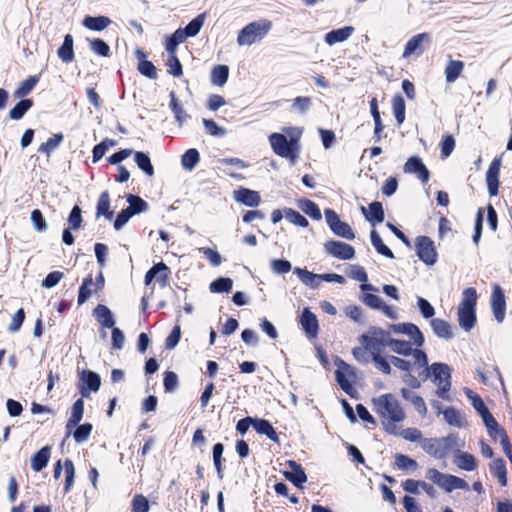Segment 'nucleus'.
<instances>
[{
	"instance_id": "nucleus-34",
	"label": "nucleus",
	"mask_w": 512,
	"mask_h": 512,
	"mask_svg": "<svg viewBox=\"0 0 512 512\" xmlns=\"http://www.w3.org/2000/svg\"><path fill=\"white\" fill-rule=\"evenodd\" d=\"M366 219L370 222L381 223L384 220V211L380 202H373L370 204L369 209L361 208Z\"/></svg>"
},
{
	"instance_id": "nucleus-32",
	"label": "nucleus",
	"mask_w": 512,
	"mask_h": 512,
	"mask_svg": "<svg viewBox=\"0 0 512 512\" xmlns=\"http://www.w3.org/2000/svg\"><path fill=\"white\" fill-rule=\"evenodd\" d=\"M59 58L65 62L70 63L74 59V50H73V37L70 34H67L64 38V42L57 52Z\"/></svg>"
},
{
	"instance_id": "nucleus-64",
	"label": "nucleus",
	"mask_w": 512,
	"mask_h": 512,
	"mask_svg": "<svg viewBox=\"0 0 512 512\" xmlns=\"http://www.w3.org/2000/svg\"><path fill=\"white\" fill-rule=\"evenodd\" d=\"M203 125L207 133L212 136L222 137L226 135V130L220 127L215 121L210 119H203Z\"/></svg>"
},
{
	"instance_id": "nucleus-21",
	"label": "nucleus",
	"mask_w": 512,
	"mask_h": 512,
	"mask_svg": "<svg viewBox=\"0 0 512 512\" xmlns=\"http://www.w3.org/2000/svg\"><path fill=\"white\" fill-rule=\"evenodd\" d=\"M233 198L235 201L249 207L258 206L260 203L259 193L247 188H240L234 191Z\"/></svg>"
},
{
	"instance_id": "nucleus-28",
	"label": "nucleus",
	"mask_w": 512,
	"mask_h": 512,
	"mask_svg": "<svg viewBox=\"0 0 512 512\" xmlns=\"http://www.w3.org/2000/svg\"><path fill=\"white\" fill-rule=\"evenodd\" d=\"M348 276L354 280L362 282L360 289L363 292L366 291H376V289L371 285L367 284L368 275L364 268L359 265H352L348 271Z\"/></svg>"
},
{
	"instance_id": "nucleus-25",
	"label": "nucleus",
	"mask_w": 512,
	"mask_h": 512,
	"mask_svg": "<svg viewBox=\"0 0 512 512\" xmlns=\"http://www.w3.org/2000/svg\"><path fill=\"white\" fill-rule=\"evenodd\" d=\"M111 23L112 20L107 16H86L82 21V25L85 28L97 32L105 30L111 25Z\"/></svg>"
},
{
	"instance_id": "nucleus-24",
	"label": "nucleus",
	"mask_w": 512,
	"mask_h": 512,
	"mask_svg": "<svg viewBox=\"0 0 512 512\" xmlns=\"http://www.w3.org/2000/svg\"><path fill=\"white\" fill-rule=\"evenodd\" d=\"M51 456V448L49 446L42 447L31 457V469L34 472H40L45 468Z\"/></svg>"
},
{
	"instance_id": "nucleus-51",
	"label": "nucleus",
	"mask_w": 512,
	"mask_h": 512,
	"mask_svg": "<svg viewBox=\"0 0 512 512\" xmlns=\"http://www.w3.org/2000/svg\"><path fill=\"white\" fill-rule=\"evenodd\" d=\"M84 412V402L82 399H78L72 407L71 416L68 420L67 427L76 426L82 419Z\"/></svg>"
},
{
	"instance_id": "nucleus-26",
	"label": "nucleus",
	"mask_w": 512,
	"mask_h": 512,
	"mask_svg": "<svg viewBox=\"0 0 512 512\" xmlns=\"http://www.w3.org/2000/svg\"><path fill=\"white\" fill-rule=\"evenodd\" d=\"M482 421L492 438L499 439L500 443L508 439L505 430L496 422L492 414L486 415V418Z\"/></svg>"
},
{
	"instance_id": "nucleus-54",
	"label": "nucleus",
	"mask_w": 512,
	"mask_h": 512,
	"mask_svg": "<svg viewBox=\"0 0 512 512\" xmlns=\"http://www.w3.org/2000/svg\"><path fill=\"white\" fill-rule=\"evenodd\" d=\"M407 335L412 344H414L417 347H421L424 344V336L418 326H416L413 323H408L407 328L405 330V334Z\"/></svg>"
},
{
	"instance_id": "nucleus-1",
	"label": "nucleus",
	"mask_w": 512,
	"mask_h": 512,
	"mask_svg": "<svg viewBox=\"0 0 512 512\" xmlns=\"http://www.w3.org/2000/svg\"><path fill=\"white\" fill-rule=\"evenodd\" d=\"M372 408L389 434H398V425L405 419V411L392 394H382L372 399Z\"/></svg>"
},
{
	"instance_id": "nucleus-49",
	"label": "nucleus",
	"mask_w": 512,
	"mask_h": 512,
	"mask_svg": "<svg viewBox=\"0 0 512 512\" xmlns=\"http://www.w3.org/2000/svg\"><path fill=\"white\" fill-rule=\"evenodd\" d=\"M284 217L287 221L290 223L300 226V227H307L309 225L308 220L301 215L298 211L292 209V208H285L284 209Z\"/></svg>"
},
{
	"instance_id": "nucleus-7",
	"label": "nucleus",
	"mask_w": 512,
	"mask_h": 512,
	"mask_svg": "<svg viewBox=\"0 0 512 512\" xmlns=\"http://www.w3.org/2000/svg\"><path fill=\"white\" fill-rule=\"evenodd\" d=\"M386 345L391 349L392 352L402 356H412L413 364L417 367H426L428 364L426 354L419 349H413L410 342L398 339L386 340Z\"/></svg>"
},
{
	"instance_id": "nucleus-9",
	"label": "nucleus",
	"mask_w": 512,
	"mask_h": 512,
	"mask_svg": "<svg viewBox=\"0 0 512 512\" xmlns=\"http://www.w3.org/2000/svg\"><path fill=\"white\" fill-rule=\"evenodd\" d=\"M335 365L337 367L335 371L336 380L341 387L347 394L352 395L355 391L352 382L356 378V371L353 366L346 363L342 359H336Z\"/></svg>"
},
{
	"instance_id": "nucleus-2",
	"label": "nucleus",
	"mask_w": 512,
	"mask_h": 512,
	"mask_svg": "<svg viewBox=\"0 0 512 512\" xmlns=\"http://www.w3.org/2000/svg\"><path fill=\"white\" fill-rule=\"evenodd\" d=\"M303 129L296 126H285L282 132H274L269 135L268 140L273 152L285 159L291 164H295L300 151L299 141L302 137Z\"/></svg>"
},
{
	"instance_id": "nucleus-61",
	"label": "nucleus",
	"mask_w": 512,
	"mask_h": 512,
	"mask_svg": "<svg viewBox=\"0 0 512 512\" xmlns=\"http://www.w3.org/2000/svg\"><path fill=\"white\" fill-rule=\"evenodd\" d=\"M93 285V280H92V277H87L80 289H79V295H78V304L79 305H82L83 303H85L88 298L91 296L92 294V290H91V286Z\"/></svg>"
},
{
	"instance_id": "nucleus-46",
	"label": "nucleus",
	"mask_w": 512,
	"mask_h": 512,
	"mask_svg": "<svg viewBox=\"0 0 512 512\" xmlns=\"http://www.w3.org/2000/svg\"><path fill=\"white\" fill-rule=\"evenodd\" d=\"M134 160L139 169H141L148 176H153L154 168L151 164L150 158L143 152H135Z\"/></svg>"
},
{
	"instance_id": "nucleus-59",
	"label": "nucleus",
	"mask_w": 512,
	"mask_h": 512,
	"mask_svg": "<svg viewBox=\"0 0 512 512\" xmlns=\"http://www.w3.org/2000/svg\"><path fill=\"white\" fill-rule=\"evenodd\" d=\"M90 49L97 55L102 57L109 56L110 47L106 42L101 39H92L89 40Z\"/></svg>"
},
{
	"instance_id": "nucleus-12",
	"label": "nucleus",
	"mask_w": 512,
	"mask_h": 512,
	"mask_svg": "<svg viewBox=\"0 0 512 512\" xmlns=\"http://www.w3.org/2000/svg\"><path fill=\"white\" fill-rule=\"evenodd\" d=\"M324 250L329 255L340 260H350L355 256L354 248L341 241L330 240L324 244Z\"/></svg>"
},
{
	"instance_id": "nucleus-47",
	"label": "nucleus",
	"mask_w": 512,
	"mask_h": 512,
	"mask_svg": "<svg viewBox=\"0 0 512 512\" xmlns=\"http://www.w3.org/2000/svg\"><path fill=\"white\" fill-rule=\"evenodd\" d=\"M63 140V134L58 133L50 137L46 142L42 143L39 146V152L45 153L46 155H50L53 151H55L58 146L61 144Z\"/></svg>"
},
{
	"instance_id": "nucleus-56",
	"label": "nucleus",
	"mask_w": 512,
	"mask_h": 512,
	"mask_svg": "<svg viewBox=\"0 0 512 512\" xmlns=\"http://www.w3.org/2000/svg\"><path fill=\"white\" fill-rule=\"evenodd\" d=\"M370 110H371V114H372V117H373V120L375 123L374 134L377 138H380V134H381L382 130L384 129V125L382 124V121H381L380 112L378 110V104H377L376 98H373L370 101Z\"/></svg>"
},
{
	"instance_id": "nucleus-42",
	"label": "nucleus",
	"mask_w": 512,
	"mask_h": 512,
	"mask_svg": "<svg viewBox=\"0 0 512 512\" xmlns=\"http://www.w3.org/2000/svg\"><path fill=\"white\" fill-rule=\"evenodd\" d=\"M370 238H371V243L372 245L374 246V248L376 249V251L387 257V258H394V254L393 252L390 250L389 247H387L382 238L380 237V235L377 233L376 230H372L371 231V234H370Z\"/></svg>"
},
{
	"instance_id": "nucleus-13",
	"label": "nucleus",
	"mask_w": 512,
	"mask_h": 512,
	"mask_svg": "<svg viewBox=\"0 0 512 512\" xmlns=\"http://www.w3.org/2000/svg\"><path fill=\"white\" fill-rule=\"evenodd\" d=\"M80 381L82 382V384L79 387L80 393L82 397L86 398L90 396V391H98L101 385L99 375L92 371H83L81 373Z\"/></svg>"
},
{
	"instance_id": "nucleus-35",
	"label": "nucleus",
	"mask_w": 512,
	"mask_h": 512,
	"mask_svg": "<svg viewBox=\"0 0 512 512\" xmlns=\"http://www.w3.org/2000/svg\"><path fill=\"white\" fill-rule=\"evenodd\" d=\"M455 462L460 469L465 471H473L477 466L475 457L462 451H458L456 454Z\"/></svg>"
},
{
	"instance_id": "nucleus-37",
	"label": "nucleus",
	"mask_w": 512,
	"mask_h": 512,
	"mask_svg": "<svg viewBox=\"0 0 512 512\" xmlns=\"http://www.w3.org/2000/svg\"><path fill=\"white\" fill-rule=\"evenodd\" d=\"M312 107V100L307 96H298L291 101V111L305 115Z\"/></svg>"
},
{
	"instance_id": "nucleus-5",
	"label": "nucleus",
	"mask_w": 512,
	"mask_h": 512,
	"mask_svg": "<svg viewBox=\"0 0 512 512\" xmlns=\"http://www.w3.org/2000/svg\"><path fill=\"white\" fill-rule=\"evenodd\" d=\"M477 303V292L474 288H466L462 292L461 303L458 307V322L465 331H470L476 323L475 306Z\"/></svg>"
},
{
	"instance_id": "nucleus-30",
	"label": "nucleus",
	"mask_w": 512,
	"mask_h": 512,
	"mask_svg": "<svg viewBox=\"0 0 512 512\" xmlns=\"http://www.w3.org/2000/svg\"><path fill=\"white\" fill-rule=\"evenodd\" d=\"M443 416L447 424L457 428L466 426V420L461 412L453 407H448L443 410Z\"/></svg>"
},
{
	"instance_id": "nucleus-4",
	"label": "nucleus",
	"mask_w": 512,
	"mask_h": 512,
	"mask_svg": "<svg viewBox=\"0 0 512 512\" xmlns=\"http://www.w3.org/2000/svg\"><path fill=\"white\" fill-rule=\"evenodd\" d=\"M272 28V22L262 18L248 23L238 33L237 44L239 46H251L263 40Z\"/></svg>"
},
{
	"instance_id": "nucleus-23",
	"label": "nucleus",
	"mask_w": 512,
	"mask_h": 512,
	"mask_svg": "<svg viewBox=\"0 0 512 512\" xmlns=\"http://www.w3.org/2000/svg\"><path fill=\"white\" fill-rule=\"evenodd\" d=\"M354 27L345 26L343 28L335 29L328 32L324 40L329 46H333L337 43H342L346 41L354 32Z\"/></svg>"
},
{
	"instance_id": "nucleus-11",
	"label": "nucleus",
	"mask_w": 512,
	"mask_h": 512,
	"mask_svg": "<svg viewBox=\"0 0 512 512\" xmlns=\"http://www.w3.org/2000/svg\"><path fill=\"white\" fill-rule=\"evenodd\" d=\"M417 256L426 265H433L437 261V251L434 242L427 236H419L415 241Z\"/></svg>"
},
{
	"instance_id": "nucleus-58",
	"label": "nucleus",
	"mask_w": 512,
	"mask_h": 512,
	"mask_svg": "<svg viewBox=\"0 0 512 512\" xmlns=\"http://www.w3.org/2000/svg\"><path fill=\"white\" fill-rule=\"evenodd\" d=\"M127 202L129 203V207L127 209H130V211L133 212V215L146 211L148 207L147 203L143 199L132 194L127 196Z\"/></svg>"
},
{
	"instance_id": "nucleus-57",
	"label": "nucleus",
	"mask_w": 512,
	"mask_h": 512,
	"mask_svg": "<svg viewBox=\"0 0 512 512\" xmlns=\"http://www.w3.org/2000/svg\"><path fill=\"white\" fill-rule=\"evenodd\" d=\"M38 79L36 77H29L20 83L15 91V96L18 98L28 95L36 86Z\"/></svg>"
},
{
	"instance_id": "nucleus-60",
	"label": "nucleus",
	"mask_w": 512,
	"mask_h": 512,
	"mask_svg": "<svg viewBox=\"0 0 512 512\" xmlns=\"http://www.w3.org/2000/svg\"><path fill=\"white\" fill-rule=\"evenodd\" d=\"M448 475L449 474L442 473L435 468H429L426 471V478L440 488L444 486Z\"/></svg>"
},
{
	"instance_id": "nucleus-22",
	"label": "nucleus",
	"mask_w": 512,
	"mask_h": 512,
	"mask_svg": "<svg viewBox=\"0 0 512 512\" xmlns=\"http://www.w3.org/2000/svg\"><path fill=\"white\" fill-rule=\"evenodd\" d=\"M287 465L290 470L285 472L286 479L294 483L297 487H301V485L307 481V476L303 468L292 460H289Z\"/></svg>"
},
{
	"instance_id": "nucleus-31",
	"label": "nucleus",
	"mask_w": 512,
	"mask_h": 512,
	"mask_svg": "<svg viewBox=\"0 0 512 512\" xmlns=\"http://www.w3.org/2000/svg\"><path fill=\"white\" fill-rule=\"evenodd\" d=\"M253 428L257 433L266 435L270 440L274 442L278 441L277 433L269 421L253 418Z\"/></svg>"
},
{
	"instance_id": "nucleus-53",
	"label": "nucleus",
	"mask_w": 512,
	"mask_h": 512,
	"mask_svg": "<svg viewBox=\"0 0 512 512\" xmlns=\"http://www.w3.org/2000/svg\"><path fill=\"white\" fill-rule=\"evenodd\" d=\"M407 335L412 344H414L417 347H421L424 344V336L418 326H416L413 323H408L407 328L405 330V334Z\"/></svg>"
},
{
	"instance_id": "nucleus-45",
	"label": "nucleus",
	"mask_w": 512,
	"mask_h": 512,
	"mask_svg": "<svg viewBox=\"0 0 512 512\" xmlns=\"http://www.w3.org/2000/svg\"><path fill=\"white\" fill-rule=\"evenodd\" d=\"M33 102L30 99H23L19 101L9 112V117L12 120H20L24 114L32 107Z\"/></svg>"
},
{
	"instance_id": "nucleus-15",
	"label": "nucleus",
	"mask_w": 512,
	"mask_h": 512,
	"mask_svg": "<svg viewBox=\"0 0 512 512\" xmlns=\"http://www.w3.org/2000/svg\"><path fill=\"white\" fill-rule=\"evenodd\" d=\"M430 42L428 33H420L413 36L405 45L403 57L408 58L413 54L420 55L424 51L423 45Z\"/></svg>"
},
{
	"instance_id": "nucleus-40",
	"label": "nucleus",
	"mask_w": 512,
	"mask_h": 512,
	"mask_svg": "<svg viewBox=\"0 0 512 512\" xmlns=\"http://www.w3.org/2000/svg\"><path fill=\"white\" fill-rule=\"evenodd\" d=\"M492 474L497 477L502 486L507 484V470L503 459L498 458L494 460L490 466Z\"/></svg>"
},
{
	"instance_id": "nucleus-41",
	"label": "nucleus",
	"mask_w": 512,
	"mask_h": 512,
	"mask_svg": "<svg viewBox=\"0 0 512 512\" xmlns=\"http://www.w3.org/2000/svg\"><path fill=\"white\" fill-rule=\"evenodd\" d=\"M464 68L462 61L450 60L445 68L446 81L448 83L454 82L461 74Z\"/></svg>"
},
{
	"instance_id": "nucleus-36",
	"label": "nucleus",
	"mask_w": 512,
	"mask_h": 512,
	"mask_svg": "<svg viewBox=\"0 0 512 512\" xmlns=\"http://www.w3.org/2000/svg\"><path fill=\"white\" fill-rule=\"evenodd\" d=\"M431 327L433 332L440 338L451 339L453 337L449 323L443 319H433L431 321Z\"/></svg>"
},
{
	"instance_id": "nucleus-8",
	"label": "nucleus",
	"mask_w": 512,
	"mask_h": 512,
	"mask_svg": "<svg viewBox=\"0 0 512 512\" xmlns=\"http://www.w3.org/2000/svg\"><path fill=\"white\" fill-rule=\"evenodd\" d=\"M428 371L431 372L432 381L438 387V396L443 399H448L447 393L451 388L450 368L446 364L433 363Z\"/></svg>"
},
{
	"instance_id": "nucleus-43",
	"label": "nucleus",
	"mask_w": 512,
	"mask_h": 512,
	"mask_svg": "<svg viewBox=\"0 0 512 512\" xmlns=\"http://www.w3.org/2000/svg\"><path fill=\"white\" fill-rule=\"evenodd\" d=\"M442 489L447 493H451L456 489L468 490L469 485L462 478L449 474Z\"/></svg>"
},
{
	"instance_id": "nucleus-14",
	"label": "nucleus",
	"mask_w": 512,
	"mask_h": 512,
	"mask_svg": "<svg viewBox=\"0 0 512 512\" xmlns=\"http://www.w3.org/2000/svg\"><path fill=\"white\" fill-rule=\"evenodd\" d=\"M500 167L501 158H495L486 172V183L491 196H495L498 193Z\"/></svg>"
},
{
	"instance_id": "nucleus-33",
	"label": "nucleus",
	"mask_w": 512,
	"mask_h": 512,
	"mask_svg": "<svg viewBox=\"0 0 512 512\" xmlns=\"http://www.w3.org/2000/svg\"><path fill=\"white\" fill-rule=\"evenodd\" d=\"M294 273L298 276L300 281L310 288H317L319 286V274H314L307 269L296 267Z\"/></svg>"
},
{
	"instance_id": "nucleus-20",
	"label": "nucleus",
	"mask_w": 512,
	"mask_h": 512,
	"mask_svg": "<svg viewBox=\"0 0 512 512\" xmlns=\"http://www.w3.org/2000/svg\"><path fill=\"white\" fill-rule=\"evenodd\" d=\"M93 316L95 317L97 322L100 324L102 329L115 328L114 327V325H115L114 316H113L111 310L107 306H105L103 304H98L93 310Z\"/></svg>"
},
{
	"instance_id": "nucleus-27",
	"label": "nucleus",
	"mask_w": 512,
	"mask_h": 512,
	"mask_svg": "<svg viewBox=\"0 0 512 512\" xmlns=\"http://www.w3.org/2000/svg\"><path fill=\"white\" fill-rule=\"evenodd\" d=\"M135 55L139 61L138 63V71L146 76V77H149L151 79H155L156 76H157V73H156V68L154 66V64L150 61H147L145 58H146V54L141 50V49H137L136 52H135Z\"/></svg>"
},
{
	"instance_id": "nucleus-50",
	"label": "nucleus",
	"mask_w": 512,
	"mask_h": 512,
	"mask_svg": "<svg viewBox=\"0 0 512 512\" xmlns=\"http://www.w3.org/2000/svg\"><path fill=\"white\" fill-rule=\"evenodd\" d=\"M392 108L398 124L401 125L405 120V102L402 96L396 95L393 97Z\"/></svg>"
},
{
	"instance_id": "nucleus-16",
	"label": "nucleus",
	"mask_w": 512,
	"mask_h": 512,
	"mask_svg": "<svg viewBox=\"0 0 512 512\" xmlns=\"http://www.w3.org/2000/svg\"><path fill=\"white\" fill-rule=\"evenodd\" d=\"M404 172L410 174H416L422 182H427L430 177V173L422 160L418 156L410 157L404 165Z\"/></svg>"
},
{
	"instance_id": "nucleus-18",
	"label": "nucleus",
	"mask_w": 512,
	"mask_h": 512,
	"mask_svg": "<svg viewBox=\"0 0 512 512\" xmlns=\"http://www.w3.org/2000/svg\"><path fill=\"white\" fill-rule=\"evenodd\" d=\"M300 324L305 331L307 337L313 339L318 334V319L316 315L308 308H304L300 317Z\"/></svg>"
},
{
	"instance_id": "nucleus-3",
	"label": "nucleus",
	"mask_w": 512,
	"mask_h": 512,
	"mask_svg": "<svg viewBox=\"0 0 512 512\" xmlns=\"http://www.w3.org/2000/svg\"><path fill=\"white\" fill-rule=\"evenodd\" d=\"M382 331H370L366 334H362L358 337L360 346L354 347L352 354L354 359L362 364H368L370 359L373 360L379 356L386 345V341H383L379 336L382 335Z\"/></svg>"
},
{
	"instance_id": "nucleus-29",
	"label": "nucleus",
	"mask_w": 512,
	"mask_h": 512,
	"mask_svg": "<svg viewBox=\"0 0 512 512\" xmlns=\"http://www.w3.org/2000/svg\"><path fill=\"white\" fill-rule=\"evenodd\" d=\"M401 395L406 401L410 402L413 405L414 409L422 417L426 416L427 406L422 397L416 395L415 393L406 388L401 389Z\"/></svg>"
},
{
	"instance_id": "nucleus-52",
	"label": "nucleus",
	"mask_w": 512,
	"mask_h": 512,
	"mask_svg": "<svg viewBox=\"0 0 512 512\" xmlns=\"http://www.w3.org/2000/svg\"><path fill=\"white\" fill-rule=\"evenodd\" d=\"M206 15L204 13L199 14L196 18L191 20L188 25L183 29L188 37H194L196 36L204 22H205Z\"/></svg>"
},
{
	"instance_id": "nucleus-62",
	"label": "nucleus",
	"mask_w": 512,
	"mask_h": 512,
	"mask_svg": "<svg viewBox=\"0 0 512 512\" xmlns=\"http://www.w3.org/2000/svg\"><path fill=\"white\" fill-rule=\"evenodd\" d=\"M270 267L275 274H286L291 270L292 265L288 260L273 259L270 261Z\"/></svg>"
},
{
	"instance_id": "nucleus-6",
	"label": "nucleus",
	"mask_w": 512,
	"mask_h": 512,
	"mask_svg": "<svg viewBox=\"0 0 512 512\" xmlns=\"http://www.w3.org/2000/svg\"><path fill=\"white\" fill-rule=\"evenodd\" d=\"M456 444V437L449 435L440 438H425L421 440V448L430 456L445 459Z\"/></svg>"
},
{
	"instance_id": "nucleus-19",
	"label": "nucleus",
	"mask_w": 512,
	"mask_h": 512,
	"mask_svg": "<svg viewBox=\"0 0 512 512\" xmlns=\"http://www.w3.org/2000/svg\"><path fill=\"white\" fill-rule=\"evenodd\" d=\"M156 280L161 287L166 286L168 279V267L160 262L155 264L145 275V284L149 285L153 280Z\"/></svg>"
},
{
	"instance_id": "nucleus-17",
	"label": "nucleus",
	"mask_w": 512,
	"mask_h": 512,
	"mask_svg": "<svg viewBox=\"0 0 512 512\" xmlns=\"http://www.w3.org/2000/svg\"><path fill=\"white\" fill-rule=\"evenodd\" d=\"M491 306L496 320L502 322L505 317L506 302L503 290L499 285L494 286L491 296Z\"/></svg>"
},
{
	"instance_id": "nucleus-44",
	"label": "nucleus",
	"mask_w": 512,
	"mask_h": 512,
	"mask_svg": "<svg viewBox=\"0 0 512 512\" xmlns=\"http://www.w3.org/2000/svg\"><path fill=\"white\" fill-rule=\"evenodd\" d=\"M299 208L314 220L321 219V212L319 207L309 199H301L298 202Z\"/></svg>"
},
{
	"instance_id": "nucleus-48",
	"label": "nucleus",
	"mask_w": 512,
	"mask_h": 512,
	"mask_svg": "<svg viewBox=\"0 0 512 512\" xmlns=\"http://www.w3.org/2000/svg\"><path fill=\"white\" fill-rule=\"evenodd\" d=\"M233 281L231 278L221 277L210 283V291L213 293H224L231 291Z\"/></svg>"
},
{
	"instance_id": "nucleus-63",
	"label": "nucleus",
	"mask_w": 512,
	"mask_h": 512,
	"mask_svg": "<svg viewBox=\"0 0 512 512\" xmlns=\"http://www.w3.org/2000/svg\"><path fill=\"white\" fill-rule=\"evenodd\" d=\"M395 462L397 467L401 470L417 469L418 467V464L415 460L403 454H397L395 456Z\"/></svg>"
},
{
	"instance_id": "nucleus-38",
	"label": "nucleus",
	"mask_w": 512,
	"mask_h": 512,
	"mask_svg": "<svg viewBox=\"0 0 512 512\" xmlns=\"http://www.w3.org/2000/svg\"><path fill=\"white\" fill-rule=\"evenodd\" d=\"M96 216H104L109 220L113 216V212L110 210V196L107 191L102 192L98 199Z\"/></svg>"
},
{
	"instance_id": "nucleus-55",
	"label": "nucleus",
	"mask_w": 512,
	"mask_h": 512,
	"mask_svg": "<svg viewBox=\"0 0 512 512\" xmlns=\"http://www.w3.org/2000/svg\"><path fill=\"white\" fill-rule=\"evenodd\" d=\"M200 155L199 152L192 148L187 150L184 155L182 156L181 163L183 168L187 170H192L195 168L197 163L199 162Z\"/></svg>"
},
{
	"instance_id": "nucleus-10",
	"label": "nucleus",
	"mask_w": 512,
	"mask_h": 512,
	"mask_svg": "<svg viewBox=\"0 0 512 512\" xmlns=\"http://www.w3.org/2000/svg\"><path fill=\"white\" fill-rule=\"evenodd\" d=\"M324 214L329 228L335 235L347 240H353L355 238L353 229L348 223L341 221L340 217L334 210L326 209Z\"/></svg>"
},
{
	"instance_id": "nucleus-39",
	"label": "nucleus",
	"mask_w": 512,
	"mask_h": 512,
	"mask_svg": "<svg viewBox=\"0 0 512 512\" xmlns=\"http://www.w3.org/2000/svg\"><path fill=\"white\" fill-rule=\"evenodd\" d=\"M229 76V68L226 65H217L211 71V83L216 86H223Z\"/></svg>"
}]
</instances>
